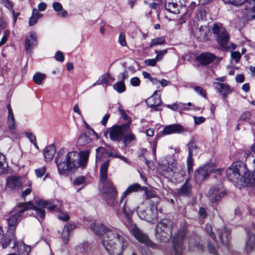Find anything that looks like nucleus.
Returning <instances> with one entry per match:
<instances>
[{
	"instance_id": "4468645a",
	"label": "nucleus",
	"mask_w": 255,
	"mask_h": 255,
	"mask_svg": "<svg viewBox=\"0 0 255 255\" xmlns=\"http://www.w3.org/2000/svg\"><path fill=\"white\" fill-rule=\"evenodd\" d=\"M186 234V230L184 228L179 231L173 237V246L175 255H181L183 242Z\"/></svg>"
},
{
	"instance_id": "e433bc0d",
	"label": "nucleus",
	"mask_w": 255,
	"mask_h": 255,
	"mask_svg": "<svg viewBox=\"0 0 255 255\" xmlns=\"http://www.w3.org/2000/svg\"><path fill=\"white\" fill-rule=\"evenodd\" d=\"M92 140V138L86 133H83L79 136L77 143L79 145H84L88 144Z\"/></svg>"
},
{
	"instance_id": "e2e57ef3",
	"label": "nucleus",
	"mask_w": 255,
	"mask_h": 255,
	"mask_svg": "<svg viewBox=\"0 0 255 255\" xmlns=\"http://www.w3.org/2000/svg\"><path fill=\"white\" fill-rule=\"evenodd\" d=\"M251 116V113L249 112H246L241 116L240 120L247 121L250 119Z\"/></svg>"
},
{
	"instance_id": "a878e982",
	"label": "nucleus",
	"mask_w": 255,
	"mask_h": 255,
	"mask_svg": "<svg viewBox=\"0 0 255 255\" xmlns=\"http://www.w3.org/2000/svg\"><path fill=\"white\" fill-rule=\"evenodd\" d=\"M216 58L215 55L209 52H204L200 54L197 58L199 62L204 65L211 63Z\"/></svg>"
},
{
	"instance_id": "de8ad7c7",
	"label": "nucleus",
	"mask_w": 255,
	"mask_h": 255,
	"mask_svg": "<svg viewBox=\"0 0 255 255\" xmlns=\"http://www.w3.org/2000/svg\"><path fill=\"white\" fill-rule=\"evenodd\" d=\"M154 52L156 54L155 57L157 61H161L164 57V56L167 54V49H163L162 50H155Z\"/></svg>"
},
{
	"instance_id": "9b49d317",
	"label": "nucleus",
	"mask_w": 255,
	"mask_h": 255,
	"mask_svg": "<svg viewBox=\"0 0 255 255\" xmlns=\"http://www.w3.org/2000/svg\"><path fill=\"white\" fill-rule=\"evenodd\" d=\"M251 214H253L255 220L251 226L247 227L245 229L247 236L246 250L248 253H250L252 252H255V211H254V213L251 212Z\"/></svg>"
},
{
	"instance_id": "4be33fe9",
	"label": "nucleus",
	"mask_w": 255,
	"mask_h": 255,
	"mask_svg": "<svg viewBox=\"0 0 255 255\" xmlns=\"http://www.w3.org/2000/svg\"><path fill=\"white\" fill-rule=\"evenodd\" d=\"M76 228V226L71 223H67L64 225L61 234L63 244L65 245L68 244L70 234Z\"/></svg>"
},
{
	"instance_id": "393cba45",
	"label": "nucleus",
	"mask_w": 255,
	"mask_h": 255,
	"mask_svg": "<svg viewBox=\"0 0 255 255\" xmlns=\"http://www.w3.org/2000/svg\"><path fill=\"white\" fill-rule=\"evenodd\" d=\"M13 248L17 251L19 255H28L31 251L30 247L22 242H14Z\"/></svg>"
},
{
	"instance_id": "5fc2aeb1",
	"label": "nucleus",
	"mask_w": 255,
	"mask_h": 255,
	"mask_svg": "<svg viewBox=\"0 0 255 255\" xmlns=\"http://www.w3.org/2000/svg\"><path fill=\"white\" fill-rule=\"evenodd\" d=\"M231 57L235 61L236 63L239 62L241 58V54L238 51H234L231 52Z\"/></svg>"
},
{
	"instance_id": "f8f14e48",
	"label": "nucleus",
	"mask_w": 255,
	"mask_h": 255,
	"mask_svg": "<svg viewBox=\"0 0 255 255\" xmlns=\"http://www.w3.org/2000/svg\"><path fill=\"white\" fill-rule=\"evenodd\" d=\"M215 165L213 163H208L200 166L195 170L194 177L197 183H200L214 170Z\"/></svg>"
},
{
	"instance_id": "c03bdc74",
	"label": "nucleus",
	"mask_w": 255,
	"mask_h": 255,
	"mask_svg": "<svg viewBox=\"0 0 255 255\" xmlns=\"http://www.w3.org/2000/svg\"><path fill=\"white\" fill-rule=\"evenodd\" d=\"M198 148L197 145L194 142H190L188 145V155L193 156L197 154Z\"/></svg>"
},
{
	"instance_id": "20e7f679",
	"label": "nucleus",
	"mask_w": 255,
	"mask_h": 255,
	"mask_svg": "<svg viewBox=\"0 0 255 255\" xmlns=\"http://www.w3.org/2000/svg\"><path fill=\"white\" fill-rule=\"evenodd\" d=\"M253 164L255 169L252 174H250L246 164L243 161L234 162L226 170L228 178L241 186L255 185V158L253 160Z\"/></svg>"
},
{
	"instance_id": "b1692460",
	"label": "nucleus",
	"mask_w": 255,
	"mask_h": 255,
	"mask_svg": "<svg viewBox=\"0 0 255 255\" xmlns=\"http://www.w3.org/2000/svg\"><path fill=\"white\" fill-rule=\"evenodd\" d=\"M144 189V187H141L140 185L138 183H134L130 185L128 187L127 190L124 192H123L120 199V204L121 205L123 203L127 195L132 193L137 192L139 190H143Z\"/></svg>"
},
{
	"instance_id": "a211bd4d",
	"label": "nucleus",
	"mask_w": 255,
	"mask_h": 255,
	"mask_svg": "<svg viewBox=\"0 0 255 255\" xmlns=\"http://www.w3.org/2000/svg\"><path fill=\"white\" fill-rule=\"evenodd\" d=\"M230 233V230L228 229L226 226L222 227L217 230V233L218 234L219 239L222 244L227 250L229 249V241Z\"/></svg>"
},
{
	"instance_id": "412c9836",
	"label": "nucleus",
	"mask_w": 255,
	"mask_h": 255,
	"mask_svg": "<svg viewBox=\"0 0 255 255\" xmlns=\"http://www.w3.org/2000/svg\"><path fill=\"white\" fill-rule=\"evenodd\" d=\"M213 86L224 99H226L232 92L230 86L226 83L215 82L213 83Z\"/></svg>"
},
{
	"instance_id": "680f3d73",
	"label": "nucleus",
	"mask_w": 255,
	"mask_h": 255,
	"mask_svg": "<svg viewBox=\"0 0 255 255\" xmlns=\"http://www.w3.org/2000/svg\"><path fill=\"white\" fill-rule=\"evenodd\" d=\"M55 59L58 61L63 62L64 60V57L61 51H58L55 53Z\"/></svg>"
},
{
	"instance_id": "49530a36",
	"label": "nucleus",
	"mask_w": 255,
	"mask_h": 255,
	"mask_svg": "<svg viewBox=\"0 0 255 255\" xmlns=\"http://www.w3.org/2000/svg\"><path fill=\"white\" fill-rule=\"evenodd\" d=\"M73 184L75 186L83 185L84 186L86 185V178L83 176H79L76 177L73 182Z\"/></svg>"
},
{
	"instance_id": "2f4dec72",
	"label": "nucleus",
	"mask_w": 255,
	"mask_h": 255,
	"mask_svg": "<svg viewBox=\"0 0 255 255\" xmlns=\"http://www.w3.org/2000/svg\"><path fill=\"white\" fill-rule=\"evenodd\" d=\"M207 28L206 26H201L197 28L194 32V37L199 40H204L207 38Z\"/></svg>"
},
{
	"instance_id": "39448f33",
	"label": "nucleus",
	"mask_w": 255,
	"mask_h": 255,
	"mask_svg": "<svg viewBox=\"0 0 255 255\" xmlns=\"http://www.w3.org/2000/svg\"><path fill=\"white\" fill-rule=\"evenodd\" d=\"M104 186V200L106 204L115 209V212L117 215L120 218L121 213L118 207H122L121 212L123 213L128 220H129L131 215L132 214L134 209L128 208L126 204V202L124 201L121 204L117 200L118 192L113 185L111 181H108L105 183Z\"/></svg>"
},
{
	"instance_id": "58836bf2",
	"label": "nucleus",
	"mask_w": 255,
	"mask_h": 255,
	"mask_svg": "<svg viewBox=\"0 0 255 255\" xmlns=\"http://www.w3.org/2000/svg\"><path fill=\"white\" fill-rule=\"evenodd\" d=\"M165 42V40L163 37H157L151 40L149 46L150 48H151L154 46L162 45Z\"/></svg>"
},
{
	"instance_id": "1a4fd4ad",
	"label": "nucleus",
	"mask_w": 255,
	"mask_h": 255,
	"mask_svg": "<svg viewBox=\"0 0 255 255\" xmlns=\"http://www.w3.org/2000/svg\"><path fill=\"white\" fill-rule=\"evenodd\" d=\"M212 31L219 45L223 49H226L230 35L223 24L220 22L214 23Z\"/></svg>"
},
{
	"instance_id": "603ef678",
	"label": "nucleus",
	"mask_w": 255,
	"mask_h": 255,
	"mask_svg": "<svg viewBox=\"0 0 255 255\" xmlns=\"http://www.w3.org/2000/svg\"><path fill=\"white\" fill-rule=\"evenodd\" d=\"M118 42L123 47H126L127 46L126 40V34L124 32L120 33L118 38Z\"/></svg>"
},
{
	"instance_id": "72a5a7b5",
	"label": "nucleus",
	"mask_w": 255,
	"mask_h": 255,
	"mask_svg": "<svg viewBox=\"0 0 255 255\" xmlns=\"http://www.w3.org/2000/svg\"><path fill=\"white\" fill-rule=\"evenodd\" d=\"M52 7L54 10L58 12L57 14L65 18L68 16V12L63 8L62 4L58 2H54L52 4Z\"/></svg>"
},
{
	"instance_id": "6ab92c4d",
	"label": "nucleus",
	"mask_w": 255,
	"mask_h": 255,
	"mask_svg": "<svg viewBox=\"0 0 255 255\" xmlns=\"http://www.w3.org/2000/svg\"><path fill=\"white\" fill-rule=\"evenodd\" d=\"M184 130V127L179 124H172L164 127L162 131V135H165L174 133H180Z\"/></svg>"
},
{
	"instance_id": "0e129e2a",
	"label": "nucleus",
	"mask_w": 255,
	"mask_h": 255,
	"mask_svg": "<svg viewBox=\"0 0 255 255\" xmlns=\"http://www.w3.org/2000/svg\"><path fill=\"white\" fill-rule=\"evenodd\" d=\"M194 120L195 125H198L204 123L205 121V118L203 117H194Z\"/></svg>"
},
{
	"instance_id": "cd10ccee",
	"label": "nucleus",
	"mask_w": 255,
	"mask_h": 255,
	"mask_svg": "<svg viewBox=\"0 0 255 255\" xmlns=\"http://www.w3.org/2000/svg\"><path fill=\"white\" fill-rule=\"evenodd\" d=\"M91 249V246L87 242H83L75 247V251L77 255H87Z\"/></svg>"
},
{
	"instance_id": "f03ea898",
	"label": "nucleus",
	"mask_w": 255,
	"mask_h": 255,
	"mask_svg": "<svg viewBox=\"0 0 255 255\" xmlns=\"http://www.w3.org/2000/svg\"><path fill=\"white\" fill-rule=\"evenodd\" d=\"M89 156V151L87 150L80 152L72 151L65 154L64 148L60 149L55 159L58 173L67 176L75 172L79 167H85Z\"/></svg>"
},
{
	"instance_id": "473e14b6",
	"label": "nucleus",
	"mask_w": 255,
	"mask_h": 255,
	"mask_svg": "<svg viewBox=\"0 0 255 255\" xmlns=\"http://www.w3.org/2000/svg\"><path fill=\"white\" fill-rule=\"evenodd\" d=\"M6 185L8 188L16 189L21 186V183L19 178L15 177H10L7 179Z\"/></svg>"
},
{
	"instance_id": "bb28decb",
	"label": "nucleus",
	"mask_w": 255,
	"mask_h": 255,
	"mask_svg": "<svg viewBox=\"0 0 255 255\" xmlns=\"http://www.w3.org/2000/svg\"><path fill=\"white\" fill-rule=\"evenodd\" d=\"M188 244L190 250H197L201 252L204 250V246L199 243L198 236L196 235L192 236L189 239Z\"/></svg>"
},
{
	"instance_id": "aec40b11",
	"label": "nucleus",
	"mask_w": 255,
	"mask_h": 255,
	"mask_svg": "<svg viewBox=\"0 0 255 255\" xmlns=\"http://www.w3.org/2000/svg\"><path fill=\"white\" fill-rule=\"evenodd\" d=\"M179 0H165L164 7L165 9L170 13L178 14L181 8V5L178 4Z\"/></svg>"
},
{
	"instance_id": "79ce46f5",
	"label": "nucleus",
	"mask_w": 255,
	"mask_h": 255,
	"mask_svg": "<svg viewBox=\"0 0 255 255\" xmlns=\"http://www.w3.org/2000/svg\"><path fill=\"white\" fill-rule=\"evenodd\" d=\"M8 121H7V125L8 128L9 130L10 131L11 133L13 132V131L15 130L16 128V125L15 123V119L14 116L8 117Z\"/></svg>"
},
{
	"instance_id": "6e6d98bb",
	"label": "nucleus",
	"mask_w": 255,
	"mask_h": 255,
	"mask_svg": "<svg viewBox=\"0 0 255 255\" xmlns=\"http://www.w3.org/2000/svg\"><path fill=\"white\" fill-rule=\"evenodd\" d=\"M198 215L200 218L203 219H205L208 215L206 208L204 207H200L198 211Z\"/></svg>"
},
{
	"instance_id": "052dcab7",
	"label": "nucleus",
	"mask_w": 255,
	"mask_h": 255,
	"mask_svg": "<svg viewBox=\"0 0 255 255\" xmlns=\"http://www.w3.org/2000/svg\"><path fill=\"white\" fill-rule=\"evenodd\" d=\"M40 17L37 16H31L29 20V25L30 26H33L37 22L38 20Z\"/></svg>"
},
{
	"instance_id": "864d4df0",
	"label": "nucleus",
	"mask_w": 255,
	"mask_h": 255,
	"mask_svg": "<svg viewBox=\"0 0 255 255\" xmlns=\"http://www.w3.org/2000/svg\"><path fill=\"white\" fill-rule=\"evenodd\" d=\"M195 92L199 95L206 98V94L205 91L200 86H195L193 87Z\"/></svg>"
},
{
	"instance_id": "423d86ee",
	"label": "nucleus",
	"mask_w": 255,
	"mask_h": 255,
	"mask_svg": "<svg viewBox=\"0 0 255 255\" xmlns=\"http://www.w3.org/2000/svg\"><path fill=\"white\" fill-rule=\"evenodd\" d=\"M173 226L172 221L167 219H162L158 223L155 228L156 239L162 242H168L172 237Z\"/></svg>"
},
{
	"instance_id": "09e8293b",
	"label": "nucleus",
	"mask_w": 255,
	"mask_h": 255,
	"mask_svg": "<svg viewBox=\"0 0 255 255\" xmlns=\"http://www.w3.org/2000/svg\"><path fill=\"white\" fill-rule=\"evenodd\" d=\"M207 248L210 253L214 255H218L217 254L216 248L214 244L212 243L210 241L207 242Z\"/></svg>"
},
{
	"instance_id": "ddd939ff",
	"label": "nucleus",
	"mask_w": 255,
	"mask_h": 255,
	"mask_svg": "<svg viewBox=\"0 0 255 255\" xmlns=\"http://www.w3.org/2000/svg\"><path fill=\"white\" fill-rule=\"evenodd\" d=\"M130 231L133 237L138 242L144 244L146 246H148L152 248H155L156 245L152 243L149 240L148 236L142 232L135 225L131 226Z\"/></svg>"
},
{
	"instance_id": "9d476101",
	"label": "nucleus",
	"mask_w": 255,
	"mask_h": 255,
	"mask_svg": "<svg viewBox=\"0 0 255 255\" xmlns=\"http://www.w3.org/2000/svg\"><path fill=\"white\" fill-rule=\"evenodd\" d=\"M130 121L121 125H114L110 129V137L114 141H120L123 139V135L129 130Z\"/></svg>"
},
{
	"instance_id": "3c124183",
	"label": "nucleus",
	"mask_w": 255,
	"mask_h": 255,
	"mask_svg": "<svg viewBox=\"0 0 255 255\" xmlns=\"http://www.w3.org/2000/svg\"><path fill=\"white\" fill-rule=\"evenodd\" d=\"M119 112H120L122 118L125 121H128L127 123L129 122V121H130V123H131V118H129L128 116V115L127 114L126 112L124 111V110L122 108V106H121V105L119 107Z\"/></svg>"
},
{
	"instance_id": "a19ab883",
	"label": "nucleus",
	"mask_w": 255,
	"mask_h": 255,
	"mask_svg": "<svg viewBox=\"0 0 255 255\" xmlns=\"http://www.w3.org/2000/svg\"><path fill=\"white\" fill-rule=\"evenodd\" d=\"M45 78V74L40 73H36L33 75V80L36 84L40 85Z\"/></svg>"
},
{
	"instance_id": "6e6552de",
	"label": "nucleus",
	"mask_w": 255,
	"mask_h": 255,
	"mask_svg": "<svg viewBox=\"0 0 255 255\" xmlns=\"http://www.w3.org/2000/svg\"><path fill=\"white\" fill-rule=\"evenodd\" d=\"M138 216L143 220L151 223H154L158 220L157 205L153 204L146 207L143 204L136 208Z\"/></svg>"
},
{
	"instance_id": "f257e3e1",
	"label": "nucleus",
	"mask_w": 255,
	"mask_h": 255,
	"mask_svg": "<svg viewBox=\"0 0 255 255\" xmlns=\"http://www.w3.org/2000/svg\"><path fill=\"white\" fill-rule=\"evenodd\" d=\"M90 228L97 235H104L102 243L109 255H123L128 245V240L120 231L95 223L90 225Z\"/></svg>"
},
{
	"instance_id": "774afa93",
	"label": "nucleus",
	"mask_w": 255,
	"mask_h": 255,
	"mask_svg": "<svg viewBox=\"0 0 255 255\" xmlns=\"http://www.w3.org/2000/svg\"><path fill=\"white\" fill-rule=\"evenodd\" d=\"M5 156L0 153V169L3 168L4 162H5Z\"/></svg>"
},
{
	"instance_id": "8fccbe9b",
	"label": "nucleus",
	"mask_w": 255,
	"mask_h": 255,
	"mask_svg": "<svg viewBox=\"0 0 255 255\" xmlns=\"http://www.w3.org/2000/svg\"><path fill=\"white\" fill-rule=\"evenodd\" d=\"M35 174L37 178H41L46 173V167L42 166L34 170Z\"/></svg>"
},
{
	"instance_id": "f3484780",
	"label": "nucleus",
	"mask_w": 255,
	"mask_h": 255,
	"mask_svg": "<svg viewBox=\"0 0 255 255\" xmlns=\"http://www.w3.org/2000/svg\"><path fill=\"white\" fill-rule=\"evenodd\" d=\"M42 201L43 202H46L47 203H49L50 206H54V207L53 208V209H50V208H49L48 207H42V209L44 211H45L44 208H47L50 211H57V212L59 213V214L57 215V217L59 219H60L63 221H67L69 220V219H70V217H69V215L67 213H64V212H61L62 209L61 207H62V203L61 202H58V204H52V203H51L49 201H44V200H42Z\"/></svg>"
},
{
	"instance_id": "69168bd1",
	"label": "nucleus",
	"mask_w": 255,
	"mask_h": 255,
	"mask_svg": "<svg viewBox=\"0 0 255 255\" xmlns=\"http://www.w3.org/2000/svg\"><path fill=\"white\" fill-rule=\"evenodd\" d=\"M157 62V60L156 59V58L153 59H147L145 61V63L146 65L151 66H154L156 64Z\"/></svg>"
},
{
	"instance_id": "7ed1b4c3",
	"label": "nucleus",
	"mask_w": 255,
	"mask_h": 255,
	"mask_svg": "<svg viewBox=\"0 0 255 255\" xmlns=\"http://www.w3.org/2000/svg\"><path fill=\"white\" fill-rule=\"evenodd\" d=\"M42 207H46L53 209L54 206L49 205V203L43 202L42 200L35 201V204L31 202L20 203L17 204L13 208V214L7 219L8 230L13 232L15 230L17 223L23 218L26 217V212L29 209L34 210L35 212L36 217L39 221L43 220L45 218V212L42 209Z\"/></svg>"
},
{
	"instance_id": "a18cd8bd",
	"label": "nucleus",
	"mask_w": 255,
	"mask_h": 255,
	"mask_svg": "<svg viewBox=\"0 0 255 255\" xmlns=\"http://www.w3.org/2000/svg\"><path fill=\"white\" fill-rule=\"evenodd\" d=\"M192 157L193 156L188 155L187 158V170L189 174L193 172V167L194 162Z\"/></svg>"
},
{
	"instance_id": "0eeeda50",
	"label": "nucleus",
	"mask_w": 255,
	"mask_h": 255,
	"mask_svg": "<svg viewBox=\"0 0 255 255\" xmlns=\"http://www.w3.org/2000/svg\"><path fill=\"white\" fill-rule=\"evenodd\" d=\"M160 167L162 170L168 173L171 176H175L176 174L177 175L179 174L181 176L184 174V165L178 164L173 156H166L164 159L162 160Z\"/></svg>"
},
{
	"instance_id": "c85d7f7f",
	"label": "nucleus",
	"mask_w": 255,
	"mask_h": 255,
	"mask_svg": "<svg viewBox=\"0 0 255 255\" xmlns=\"http://www.w3.org/2000/svg\"><path fill=\"white\" fill-rule=\"evenodd\" d=\"M192 184L186 180L184 184L177 191L178 195L189 196L192 193Z\"/></svg>"
},
{
	"instance_id": "7c9ffc66",
	"label": "nucleus",
	"mask_w": 255,
	"mask_h": 255,
	"mask_svg": "<svg viewBox=\"0 0 255 255\" xmlns=\"http://www.w3.org/2000/svg\"><path fill=\"white\" fill-rule=\"evenodd\" d=\"M56 151V147L53 144H51L45 147L43 149V153L46 161L51 160Z\"/></svg>"
},
{
	"instance_id": "37998d69",
	"label": "nucleus",
	"mask_w": 255,
	"mask_h": 255,
	"mask_svg": "<svg viewBox=\"0 0 255 255\" xmlns=\"http://www.w3.org/2000/svg\"><path fill=\"white\" fill-rule=\"evenodd\" d=\"M205 230L208 235L213 240L214 242L216 241V238L215 234L213 232V228L212 225L207 223L205 225Z\"/></svg>"
},
{
	"instance_id": "4d7b16f0",
	"label": "nucleus",
	"mask_w": 255,
	"mask_h": 255,
	"mask_svg": "<svg viewBox=\"0 0 255 255\" xmlns=\"http://www.w3.org/2000/svg\"><path fill=\"white\" fill-rule=\"evenodd\" d=\"M25 136L29 139L31 143H33L36 141V136L32 132H26L24 133Z\"/></svg>"
},
{
	"instance_id": "338daca9",
	"label": "nucleus",
	"mask_w": 255,
	"mask_h": 255,
	"mask_svg": "<svg viewBox=\"0 0 255 255\" xmlns=\"http://www.w3.org/2000/svg\"><path fill=\"white\" fill-rule=\"evenodd\" d=\"M110 114H107L105 115V116L103 117L102 121H101V124L104 126H106V124L110 118Z\"/></svg>"
},
{
	"instance_id": "2eb2a0df",
	"label": "nucleus",
	"mask_w": 255,
	"mask_h": 255,
	"mask_svg": "<svg viewBox=\"0 0 255 255\" xmlns=\"http://www.w3.org/2000/svg\"><path fill=\"white\" fill-rule=\"evenodd\" d=\"M225 193V189L222 185L219 184L210 189L209 198L211 202L215 203L219 201Z\"/></svg>"
},
{
	"instance_id": "5701e85b",
	"label": "nucleus",
	"mask_w": 255,
	"mask_h": 255,
	"mask_svg": "<svg viewBox=\"0 0 255 255\" xmlns=\"http://www.w3.org/2000/svg\"><path fill=\"white\" fill-rule=\"evenodd\" d=\"M37 43V35L34 31H31L25 38V48L27 51L31 50L36 46Z\"/></svg>"
},
{
	"instance_id": "13d9d810",
	"label": "nucleus",
	"mask_w": 255,
	"mask_h": 255,
	"mask_svg": "<svg viewBox=\"0 0 255 255\" xmlns=\"http://www.w3.org/2000/svg\"><path fill=\"white\" fill-rule=\"evenodd\" d=\"M130 82L131 85L132 86L137 87V86H139L140 83V80L138 77H135L132 78L130 79Z\"/></svg>"
},
{
	"instance_id": "f704fd0d",
	"label": "nucleus",
	"mask_w": 255,
	"mask_h": 255,
	"mask_svg": "<svg viewBox=\"0 0 255 255\" xmlns=\"http://www.w3.org/2000/svg\"><path fill=\"white\" fill-rule=\"evenodd\" d=\"M123 139L124 144L126 146H128L131 142L136 140V136L131 131L130 127L129 130L123 135Z\"/></svg>"
},
{
	"instance_id": "4c0bfd02",
	"label": "nucleus",
	"mask_w": 255,
	"mask_h": 255,
	"mask_svg": "<svg viewBox=\"0 0 255 255\" xmlns=\"http://www.w3.org/2000/svg\"><path fill=\"white\" fill-rule=\"evenodd\" d=\"M113 88L119 93H122L126 90V87L124 81H119L115 83L113 86Z\"/></svg>"
},
{
	"instance_id": "bf43d9fd",
	"label": "nucleus",
	"mask_w": 255,
	"mask_h": 255,
	"mask_svg": "<svg viewBox=\"0 0 255 255\" xmlns=\"http://www.w3.org/2000/svg\"><path fill=\"white\" fill-rule=\"evenodd\" d=\"M1 3L7 9L11 10L13 7L12 3L9 0H1Z\"/></svg>"
},
{
	"instance_id": "ea45409f",
	"label": "nucleus",
	"mask_w": 255,
	"mask_h": 255,
	"mask_svg": "<svg viewBox=\"0 0 255 255\" xmlns=\"http://www.w3.org/2000/svg\"><path fill=\"white\" fill-rule=\"evenodd\" d=\"M113 80V78L111 77L109 74H104L100 76L98 80L101 85L105 84L106 86L110 85V79Z\"/></svg>"
},
{
	"instance_id": "c9c22d12",
	"label": "nucleus",
	"mask_w": 255,
	"mask_h": 255,
	"mask_svg": "<svg viewBox=\"0 0 255 255\" xmlns=\"http://www.w3.org/2000/svg\"><path fill=\"white\" fill-rule=\"evenodd\" d=\"M10 241L11 239L7 237V235H4L3 232L0 226V245H1L2 248H6Z\"/></svg>"
},
{
	"instance_id": "dca6fc26",
	"label": "nucleus",
	"mask_w": 255,
	"mask_h": 255,
	"mask_svg": "<svg viewBox=\"0 0 255 255\" xmlns=\"http://www.w3.org/2000/svg\"><path fill=\"white\" fill-rule=\"evenodd\" d=\"M158 93H160L161 91L159 90L155 91L152 96L148 98L145 101L147 106L150 107L152 110L155 111L160 110L159 109L158 107L162 103L161 96L160 95H157Z\"/></svg>"
},
{
	"instance_id": "c756f323",
	"label": "nucleus",
	"mask_w": 255,
	"mask_h": 255,
	"mask_svg": "<svg viewBox=\"0 0 255 255\" xmlns=\"http://www.w3.org/2000/svg\"><path fill=\"white\" fill-rule=\"evenodd\" d=\"M110 164V160L108 159L103 163L100 168V180L105 185L107 180V172Z\"/></svg>"
}]
</instances>
